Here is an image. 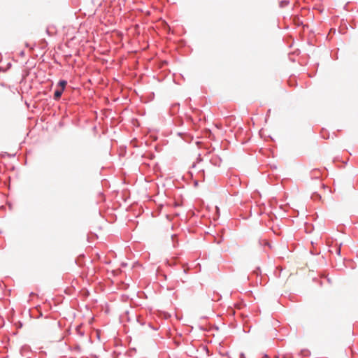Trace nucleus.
<instances>
[{
    "mask_svg": "<svg viewBox=\"0 0 358 358\" xmlns=\"http://www.w3.org/2000/svg\"><path fill=\"white\" fill-rule=\"evenodd\" d=\"M67 83L65 80H60L59 83V85L61 87L60 90H62L64 91Z\"/></svg>",
    "mask_w": 358,
    "mask_h": 358,
    "instance_id": "obj_2",
    "label": "nucleus"
},
{
    "mask_svg": "<svg viewBox=\"0 0 358 358\" xmlns=\"http://www.w3.org/2000/svg\"><path fill=\"white\" fill-rule=\"evenodd\" d=\"M62 92V90H56L54 94V99L56 100L59 99L61 97Z\"/></svg>",
    "mask_w": 358,
    "mask_h": 358,
    "instance_id": "obj_1",
    "label": "nucleus"
},
{
    "mask_svg": "<svg viewBox=\"0 0 358 358\" xmlns=\"http://www.w3.org/2000/svg\"><path fill=\"white\" fill-rule=\"evenodd\" d=\"M285 358H287V357H285Z\"/></svg>",
    "mask_w": 358,
    "mask_h": 358,
    "instance_id": "obj_3",
    "label": "nucleus"
},
{
    "mask_svg": "<svg viewBox=\"0 0 358 358\" xmlns=\"http://www.w3.org/2000/svg\"><path fill=\"white\" fill-rule=\"evenodd\" d=\"M285 358H287V357H285Z\"/></svg>",
    "mask_w": 358,
    "mask_h": 358,
    "instance_id": "obj_4",
    "label": "nucleus"
}]
</instances>
